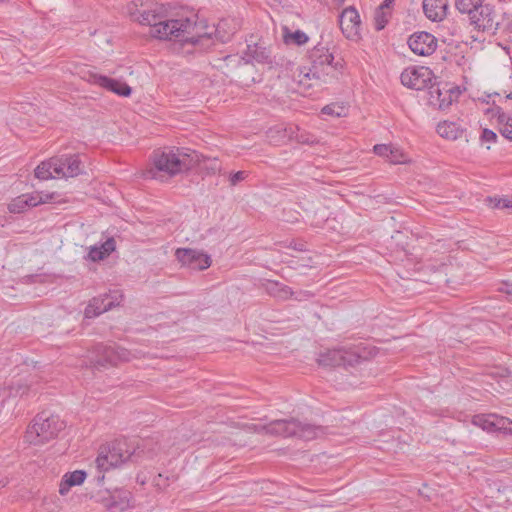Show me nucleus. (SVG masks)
<instances>
[{
	"label": "nucleus",
	"instance_id": "37998d69",
	"mask_svg": "<svg viewBox=\"0 0 512 512\" xmlns=\"http://www.w3.org/2000/svg\"><path fill=\"white\" fill-rule=\"evenodd\" d=\"M284 215H285L284 220L286 222H290V223L297 222L299 220L298 216H300V214L298 212H293L292 210H289V211L284 210Z\"/></svg>",
	"mask_w": 512,
	"mask_h": 512
},
{
	"label": "nucleus",
	"instance_id": "aec40b11",
	"mask_svg": "<svg viewBox=\"0 0 512 512\" xmlns=\"http://www.w3.org/2000/svg\"><path fill=\"white\" fill-rule=\"evenodd\" d=\"M244 54L245 56L243 57V59H245L247 63L251 61H255L257 63L262 64L272 63L270 50L259 44L247 45V49Z\"/></svg>",
	"mask_w": 512,
	"mask_h": 512
},
{
	"label": "nucleus",
	"instance_id": "603ef678",
	"mask_svg": "<svg viewBox=\"0 0 512 512\" xmlns=\"http://www.w3.org/2000/svg\"><path fill=\"white\" fill-rule=\"evenodd\" d=\"M137 2H140V5L143 6L142 0H137Z\"/></svg>",
	"mask_w": 512,
	"mask_h": 512
},
{
	"label": "nucleus",
	"instance_id": "423d86ee",
	"mask_svg": "<svg viewBox=\"0 0 512 512\" xmlns=\"http://www.w3.org/2000/svg\"><path fill=\"white\" fill-rule=\"evenodd\" d=\"M365 348L360 345L354 347H339L328 349L319 354L317 362L323 367L354 366L362 360H367Z\"/></svg>",
	"mask_w": 512,
	"mask_h": 512
},
{
	"label": "nucleus",
	"instance_id": "a18cd8bd",
	"mask_svg": "<svg viewBox=\"0 0 512 512\" xmlns=\"http://www.w3.org/2000/svg\"><path fill=\"white\" fill-rule=\"evenodd\" d=\"M395 0H384L382 4L378 7L379 10L385 11L386 9H390Z\"/></svg>",
	"mask_w": 512,
	"mask_h": 512
},
{
	"label": "nucleus",
	"instance_id": "9b49d317",
	"mask_svg": "<svg viewBox=\"0 0 512 512\" xmlns=\"http://www.w3.org/2000/svg\"><path fill=\"white\" fill-rule=\"evenodd\" d=\"M433 72L427 67H411L401 73V83L414 90L428 88L432 81Z\"/></svg>",
	"mask_w": 512,
	"mask_h": 512
},
{
	"label": "nucleus",
	"instance_id": "79ce46f5",
	"mask_svg": "<svg viewBox=\"0 0 512 512\" xmlns=\"http://www.w3.org/2000/svg\"><path fill=\"white\" fill-rule=\"evenodd\" d=\"M296 139L301 144H313L316 142L315 138L307 133L297 134Z\"/></svg>",
	"mask_w": 512,
	"mask_h": 512
},
{
	"label": "nucleus",
	"instance_id": "de8ad7c7",
	"mask_svg": "<svg viewBox=\"0 0 512 512\" xmlns=\"http://www.w3.org/2000/svg\"><path fill=\"white\" fill-rule=\"evenodd\" d=\"M7 485V481L6 480H0V488H3Z\"/></svg>",
	"mask_w": 512,
	"mask_h": 512
},
{
	"label": "nucleus",
	"instance_id": "4c0bfd02",
	"mask_svg": "<svg viewBox=\"0 0 512 512\" xmlns=\"http://www.w3.org/2000/svg\"><path fill=\"white\" fill-rule=\"evenodd\" d=\"M247 176H248V173L246 171H237L235 173H232L229 178L230 184L232 186H235L238 183H240L241 181H243L244 179H246Z\"/></svg>",
	"mask_w": 512,
	"mask_h": 512
},
{
	"label": "nucleus",
	"instance_id": "7ed1b4c3",
	"mask_svg": "<svg viewBox=\"0 0 512 512\" xmlns=\"http://www.w3.org/2000/svg\"><path fill=\"white\" fill-rule=\"evenodd\" d=\"M326 427L301 422L295 418L274 420L262 427L266 434L296 437L305 441L316 439L326 434Z\"/></svg>",
	"mask_w": 512,
	"mask_h": 512
},
{
	"label": "nucleus",
	"instance_id": "c03bdc74",
	"mask_svg": "<svg viewBox=\"0 0 512 512\" xmlns=\"http://www.w3.org/2000/svg\"><path fill=\"white\" fill-rule=\"evenodd\" d=\"M71 487H73V486L69 485L68 481L63 477V479H62V481H61V483L59 485V493H60V495H62V496L66 495L69 492Z\"/></svg>",
	"mask_w": 512,
	"mask_h": 512
},
{
	"label": "nucleus",
	"instance_id": "ddd939ff",
	"mask_svg": "<svg viewBox=\"0 0 512 512\" xmlns=\"http://www.w3.org/2000/svg\"><path fill=\"white\" fill-rule=\"evenodd\" d=\"M407 43L411 51L419 56H429L437 48L436 37L426 31L413 33Z\"/></svg>",
	"mask_w": 512,
	"mask_h": 512
},
{
	"label": "nucleus",
	"instance_id": "0eeeda50",
	"mask_svg": "<svg viewBox=\"0 0 512 512\" xmlns=\"http://www.w3.org/2000/svg\"><path fill=\"white\" fill-rule=\"evenodd\" d=\"M311 67L309 72L305 75L306 77L312 76L313 78L320 79L322 76L335 77L334 72L342 68V64L339 62L333 63L334 57L329 50L320 44L316 45L308 56Z\"/></svg>",
	"mask_w": 512,
	"mask_h": 512
},
{
	"label": "nucleus",
	"instance_id": "c85d7f7f",
	"mask_svg": "<svg viewBox=\"0 0 512 512\" xmlns=\"http://www.w3.org/2000/svg\"><path fill=\"white\" fill-rule=\"evenodd\" d=\"M485 0H456L455 6L460 13H466L468 15L479 7Z\"/></svg>",
	"mask_w": 512,
	"mask_h": 512
},
{
	"label": "nucleus",
	"instance_id": "72a5a7b5",
	"mask_svg": "<svg viewBox=\"0 0 512 512\" xmlns=\"http://www.w3.org/2000/svg\"><path fill=\"white\" fill-rule=\"evenodd\" d=\"M321 112L325 115L341 117L345 115V107L337 104H329L322 108Z\"/></svg>",
	"mask_w": 512,
	"mask_h": 512
},
{
	"label": "nucleus",
	"instance_id": "f257e3e1",
	"mask_svg": "<svg viewBox=\"0 0 512 512\" xmlns=\"http://www.w3.org/2000/svg\"><path fill=\"white\" fill-rule=\"evenodd\" d=\"M140 24L150 26V35L159 40L177 39L183 42H190L193 45H204V42H210L212 32H205L197 36L188 37L196 28V23L188 17L177 19H168L166 10L162 5L153 4L147 9H137L131 12Z\"/></svg>",
	"mask_w": 512,
	"mask_h": 512
},
{
	"label": "nucleus",
	"instance_id": "f03ea898",
	"mask_svg": "<svg viewBox=\"0 0 512 512\" xmlns=\"http://www.w3.org/2000/svg\"><path fill=\"white\" fill-rule=\"evenodd\" d=\"M203 156L188 148H164L154 150L151 156L152 178L173 177L200 164Z\"/></svg>",
	"mask_w": 512,
	"mask_h": 512
},
{
	"label": "nucleus",
	"instance_id": "9d476101",
	"mask_svg": "<svg viewBox=\"0 0 512 512\" xmlns=\"http://www.w3.org/2000/svg\"><path fill=\"white\" fill-rule=\"evenodd\" d=\"M175 257L182 266L192 270H206L211 266V257L199 250L192 248H178L175 251Z\"/></svg>",
	"mask_w": 512,
	"mask_h": 512
},
{
	"label": "nucleus",
	"instance_id": "6e6552de",
	"mask_svg": "<svg viewBox=\"0 0 512 512\" xmlns=\"http://www.w3.org/2000/svg\"><path fill=\"white\" fill-rule=\"evenodd\" d=\"M95 357L92 364L95 368H107L116 366L119 362L129 360L130 353L127 349L117 345L97 344L94 347Z\"/></svg>",
	"mask_w": 512,
	"mask_h": 512
},
{
	"label": "nucleus",
	"instance_id": "20e7f679",
	"mask_svg": "<svg viewBox=\"0 0 512 512\" xmlns=\"http://www.w3.org/2000/svg\"><path fill=\"white\" fill-rule=\"evenodd\" d=\"M64 428L65 423L58 415L43 411L35 416L33 424L26 431L25 439L33 445L44 444L57 437Z\"/></svg>",
	"mask_w": 512,
	"mask_h": 512
},
{
	"label": "nucleus",
	"instance_id": "49530a36",
	"mask_svg": "<svg viewBox=\"0 0 512 512\" xmlns=\"http://www.w3.org/2000/svg\"><path fill=\"white\" fill-rule=\"evenodd\" d=\"M5 391L0 389V404H2L5 401Z\"/></svg>",
	"mask_w": 512,
	"mask_h": 512
},
{
	"label": "nucleus",
	"instance_id": "3c124183",
	"mask_svg": "<svg viewBox=\"0 0 512 512\" xmlns=\"http://www.w3.org/2000/svg\"><path fill=\"white\" fill-rule=\"evenodd\" d=\"M503 429H504L505 431H507L509 434H512V428H506V427H504Z\"/></svg>",
	"mask_w": 512,
	"mask_h": 512
},
{
	"label": "nucleus",
	"instance_id": "dca6fc26",
	"mask_svg": "<svg viewBox=\"0 0 512 512\" xmlns=\"http://www.w3.org/2000/svg\"><path fill=\"white\" fill-rule=\"evenodd\" d=\"M119 298H122V296L108 293L92 298L85 308V317L94 318L112 309L114 306L119 305Z\"/></svg>",
	"mask_w": 512,
	"mask_h": 512
},
{
	"label": "nucleus",
	"instance_id": "f8f14e48",
	"mask_svg": "<svg viewBox=\"0 0 512 512\" xmlns=\"http://www.w3.org/2000/svg\"><path fill=\"white\" fill-rule=\"evenodd\" d=\"M56 177H76L82 173L79 154H63L52 157Z\"/></svg>",
	"mask_w": 512,
	"mask_h": 512
},
{
	"label": "nucleus",
	"instance_id": "ea45409f",
	"mask_svg": "<svg viewBox=\"0 0 512 512\" xmlns=\"http://www.w3.org/2000/svg\"><path fill=\"white\" fill-rule=\"evenodd\" d=\"M168 477H164L162 474H158L153 479V484L158 489H164L168 486Z\"/></svg>",
	"mask_w": 512,
	"mask_h": 512
},
{
	"label": "nucleus",
	"instance_id": "8fccbe9b",
	"mask_svg": "<svg viewBox=\"0 0 512 512\" xmlns=\"http://www.w3.org/2000/svg\"><path fill=\"white\" fill-rule=\"evenodd\" d=\"M97 480H98V482H102L104 480V475L103 474L102 475H98L97 476Z\"/></svg>",
	"mask_w": 512,
	"mask_h": 512
},
{
	"label": "nucleus",
	"instance_id": "412c9836",
	"mask_svg": "<svg viewBox=\"0 0 512 512\" xmlns=\"http://www.w3.org/2000/svg\"><path fill=\"white\" fill-rule=\"evenodd\" d=\"M507 421L505 418H498L495 414L475 415L472 423L485 431L492 432L504 428Z\"/></svg>",
	"mask_w": 512,
	"mask_h": 512
},
{
	"label": "nucleus",
	"instance_id": "4be33fe9",
	"mask_svg": "<svg viewBox=\"0 0 512 512\" xmlns=\"http://www.w3.org/2000/svg\"><path fill=\"white\" fill-rule=\"evenodd\" d=\"M262 286L269 295L281 300L289 299L295 294L289 286L275 280H266Z\"/></svg>",
	"mask_w": 512,
	"mask_h": 512
},
{
	"label": "nucleus",
	"instance_id": "1a4fd4ad",
	"mask_svg": "<svg viewBox=\"0 0 512 512\" xmlns=\"http://www.w3.org/2000/svg\"><path fill=\"white\" fill-rule=\"evenodd\" d=\"M471 24L478 30L487 31L488 33L494 34L500 26L499 21L496 19V13L494 8L483 3L474 9L469 15Z\"/></svg>",
	"mask_w": 512,
	"mask_h": 512
},
{
	"label": "nucleus",
	"instance_id": "09e8293b",
	"mask_svg": "<svg viewBox=\"0 0 512 512\" xmlns=\"http://www.w3.org/2000/svg\"><path fill=\"white\" fill-rule=\"evenodd\" d=\"M294 248L297 249L298 251H303L304 250L303 244L297 245Z\"/></svg>",
	"mask_w": 512,
	"mask_h": 512
},
{
	"label": "nucleus",
	"instance_id": "2eb2a0df",
	"mask_svg": "<svg viewBox=\"0 0 512 512\" xmlns=\"http://www.w3.org/2000/svg\"><path fill=\"white\" fill-rule=\"evenodd\" d=\"M86 79L89 83L96 84L119 96L128 97L132 92L131 87L126 82H122L120 80L101 74L89 72Z\"/></svg>",
	"mask_w": 512,
	"mask_h": 512
},
{
	"label": "nucleus",
	"instance_id": "b1692460",
	"mask_svg": "<svg viewBox=\"0 0 512 512\" xmlns=\"http://www.w3.org/2000/svg\"><path fill=\"white\" fill-rule=\"evenodd\" d=\"M114 250L115 240L113 238H108L100 246H92L87 258L93 262H97L108 257Z\"/></svg>",
	"mask_w": 512,
	"mask_h": 512
},
{
	"label": "nucleus",
	"instance_id": "473e14b6",
	"mask_svg": "<svg viewBox=\"0 0 512 512\" xmlns=\"http://www.w3.org/2000/svg\"><path fill=\"white\" fill-rule=\"evenodd\" d=\"M487 201H489L492 208L495 209H505L512 208V197L508 198H500V197H488Z\"/></svg>",
	"mask_w": 512,
	"mask_h": 512
},
{
	"label": "nucleus",
	"instance_id": "4468645a",
	"mask_svg": "<svg viewBox=\"0 0 512 512\" xmlns=\"http://www.w3.org/2000/svg\"><path fill=\"white\" fill-rule=\"evenodd\" d=\"M132 494L129 490L116 488L107 491L106 496L101 498V503L106 512H123L130 506Z\"/></svg>",
	"mask_w": 512,
	"mask_h": 512
},
{
	"label": "nucleus",
	"instance_id": "39448f33",
	"mask_svg": "<svg viewBox=\"0 0 512 512\" xmlns=\"http://www.w3.org/2000/svg\"><path fill=\"white\" fill-rule=\"evenodd\" d=\"M134 452V448L129 446L126 439H117L100 446L95 460L96 467L100 473L106 472L130 460Z\"/></svg>",
	"mask_w": 512,
	"mask_h": 512
},
{
	"label": "nucleus",
	"instance_id": "c756f323",
	"mask_svg": "<svg viewBox=\"0 0 512 512\" xmlns=\"http://www.w3.org/2000/svg\"><path fill=\"white\" fill-rule=\"evenodd\" d=\"M498 122L501 124L500 133L506 139L512 140V118L505 113L498 114Z\"/></svg>",
	"mask_w": 512,
	"mask_h": 512
},
{
	"label": "nucleus",
	"instance_id": "7c9ffc66",
	"mask_svg": "<svg viewBox=\"0 0 512 512\" xmlns=\"http://www.w3.org/2000/svg\"><path fill=\"white\" fill-rule=\"evenodd\" d=\"M64 478L68 481L69 485H80L85 481L86 472L83 470H75L73 472L66 473Z\"/></svg>",
	"mask_w": 512,
	"mask_h": 512
},
{
	"label": "nucleus",
	"instance_id": "f3484780",
	"mask_svg": "<svg viewBox=\"0 0 512 512\" xmlns=\"http://www.w3.org/2000/svg\"><path fill=\"white\" fill-rule=\"evenodd\" d=\"M340 28L348 39H354L359 35L360 16L354 7H348L343 10L339 18Z\"/></svg>",
	"mask_w": 512,
	"mask_h": 512
},
{
	"label": "nucleus",
	"instance_id": "f704fd0d",
	"mask_svg": "<svg viewBox=\"0 0 512 512\" xmlns=\"http://www.w3.org/2000/svg\"><path fill=\"white\" fill-rule=\"evenodd\" d=\"M390 13L377 9L375 13V28L380 31L384 29L389 21Z\"/></svg>",
	"mask_w": 512,
	"mask_h": 512
},
{
	"label": "nucleus",
	"instance_id": "6ab92c4d",
	"mask_svg": "<svg viewBox=\"0 0 512 512\" xmlns=\"http://www.w3.org/2000/svg\"><path fill=\"white\" fill-rule=\"evenodd\" d=\"M422 7L429 20L441 21L446 16L448 0H423Z\"/></svg>",
	"mask_w": 512,
	"mask_h": 512
},
{
	"label": "nucleus",
	"instance_id": "a878e982",
	"mask_svg": "<svg viewBox=\"0 0 512 512\" xmlns=\"http://www.w3.org/2000/svg\"><path fill=\"white\" fill-rule=\"evenodd\" d=\"M427 269L433 271L435 274V276L432 279L427 280V282L431 284H440L441 282L449 284L451 282V280L447 278L449 270L452 269L450 265L445 263H441L438 267L428 265Z\"/></svg>",
	"mask_w": 512,
	"mask_h": 512
},
{
	"label": "nucleus",
	"instance_id": "2f4dec72",
	"mask_svg": "<svg viewBox=\"0 0 512 512\" xmlns=\"http://www.w3.org/2000/svg\"><path fill=\"white\" fill-rule=\"evenodd\" d=\"M310 225L313 227H322L324 222L327 220L325 207H319L314 211L313 217L308 215Z\"/></svg>",
	"mask_w": 512,
	"mask_h": 512
},
{
	"label": "nucleus",
	"instance_id": "a211bd4d",
	"mask_svg": "<svg viewBox=\"0 0 512 512\" xmlns=\"http://www.w3.org/2000/svg\"><path fill=\"white\" fill-rule=\"evenodd\" d=\"M48 198L52 196L45 195V198L40 193L22 194L14 198L8 205V210L11 213H22L30 207H35L41 203L47 202Z\"/></svg>",
	"mask_w": 512,
	"mask_h": 512
},
{
	"label": "nucleus",
	"instance_id": "a19ab883",
	"mask_svg": "<svg viewBox=\"0 0 512 512\" xmlns=\"http://www.w3.org/2000/svg\"><path fill=\"white\" fill-rule=\"evenodd\" d=\"M223 24H224L223 22H220L218 24V26L214 30V35H215L217 40H219L222 43H225L230 38V34H225V33L223 34L221 32V27H222Z\"/></svg>",
	"mask_w": 512,
	"mask_h": 512
},
{
	"label": "nucleus",
	"instance_id": "e433bc0d",
	"mask_svg": "<svg viewBox=\"0 0 512 512\" xmlns=\"http://www.w3.org/2000/svg\"><path fill=\"white\" fill-rule=\"evenodd\" d=\"M497 139H498V136L494 131H492L488 128H484L482 130V133L480 135V140L482 142L495 143L497 141Z\"/></svg>",
	"mask_w": 512,
	"mask_h": 512
},
{
	"label": "nucleus",
	"instance_id": "58836bf2",
	"mask_svg": "<svg viewBox=\"0 0 512 512\" xmlns=\"http://www.w3.org/2000/svg\"><path fill=\"white\" fill-rule=\"evenodd\" d=\"M388 159L391 163L397 164L405 161L404 154L397 148L393 147V153H389Z\"/></svg>",
	"mask_w": 512,
	"mask_h": 512
},
{
	"label": "nucleus",
	"instance_id": "c9c22d12",
	"mask_svg": "<svg viewBox=\"0 0 512 512\" xmlns=\"http://www.w3.org/2000/svg\"><path fill=\"white\" fill-rule=\"evenodd\" d=\"M373 151L378 156L388 158L389 153H393V146L386 144H377L374 146Z\"/></svg>",
	"mask_w": 512,
	"mask_h": 512
},
{
	"label": "nucleus",
	"instance_id": "393cba45",
	"mask_svg": "<svg viewBox=\"0 0 512 512\" xmlns=\"http://www.w3.org/2000/svg\"><path fill=\"white\" fill-rule=\"evenodd\" d=\"M308 36L301 30L291 31L288 27L283 28V41L287 45L301 46L308 42Z\"/></svg>",
	"mask_w": 512,
	"mask_h": 512
},
{
	"label": "nucleus",
	"instance_id": "bb28decb",
	"mask_svg": "<svg viewBox=\"0 0 512 512\" xmlns=\"http://www.w3.org/2000/svg\"><path fill=\"white\" fill-rule=\"evenodd\" d=\"M429 89V103L434 106H438L439 109H444L451 104V99H446V97H442L443 93L440 90L438 85L430 84Z\"/></svg>",
	"mask_w": 512,
	"mask_h": 512
},
{
	"label": "nucleus",
	"instance_id": "cd10ccee",
	"mask_svg": "<svg viewBox=\"0 0 512 512\" xmlns=\"http://www.w3.org/2000/svg\"><path fill=\"white\" fill-rule=\"evenodd\" d=\"M54 174V163H52V158L41 162L35 169V177L40 180L53 178L55 177Z\"/></svg>",
	"mask_w": 512,
	"mask_h": 512
},
{
	"label": "nucleus",
	"instance_id": "5701e85b",
	"mask_svg": "<svg viewBox=\"0 0 512 512\" xmlns=\"http://www.w3.org/2000/svg\"><path fill=\"white\" fill-rule=\"evenodd\" d=\"M436 131L442 138L457 140L464 135L466 129L456 122L443 121L437 125Z\"/></svg>",
	"mask_w": 512,
	"mask_h": 512
}]
</instances>
